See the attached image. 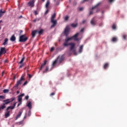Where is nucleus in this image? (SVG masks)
<instances>
[{
	"label": "nucleus",
	"mask_w": 127,
	"mask_h": 127,
	"mask_svg": "<svg viewBox=\"0 0 127 127\" xmlns=\"http://www.w3.org/2000/svg\"><path fill=\"white\" fill-rule=\"evenodd\" d=\"M78 35H79V33H77L73 36L66 39L65 40V42L64 43V46H68V45H69V43L68 44V41H70V40H75V41H78Z\"/></svg>",
	"instance_id": "1"
},
{
	"label": "nucleus",
	"mask_w": 127,
	"mask_h": 127,
	"mask_svg": "<svg viewBox=\"0 0 127 127\" xmlns=\"http://www.w3.org/2000/svg\"><path fill=\"white\" fill-rule=\"evenodd\" d=\"M23 81H24V77H23V76H21L20 79L16 82L15 86L13 87V89L17 90V89H18V86H20V85L22 84V82H23Z\"/></svg>",
	"instance_id": "2"
},
{
	"label": "nucleus",
	"mask_w": 127,
	"mask_h": 127,
	"mask_svg": "<svg viewBox=\"0 0 127 127\" xmlns=\"http://www.w3.org/2000/svg\"><path fill=\"white\" fill-rule=\"evenodd\" d=\"M28 39V37H25V35H22L19 37V42H25Z\"/></svg>",
	"instance_id": "3"
},
{
	"label": "nucleus",
	"mask_w": 127,
	"mask_h": 127,
	"mask_svg": "<svg viewBox=\"0 0 127 127\" xmlns=\"http://www.w3.org/2000/svg\"><path fill=\"white\" fill-rule=\"evenodd\" d=\"M57 60L58 62H59V63H61L63 62V61H64V55L59 56L57 59Z\"/></svg>",
	"instance_id": "4"
},
{
	"label": "nucleus",
	"mask_w": 127,
	"mask_h": 127,
	"mask_svg": "<svg viewBox=\"0 0 127 127\" xmlns=\"http://www.w3.org/2000/svg\"><path fill=\"white\" fill-rule=\"evenodd\" d=\"M69 45L70 46V51L73 50V52H75L76 51V50L74 49L75 48V44L74 43H69Z\"/></svg>",
	"instance_id": "5"
},
{
	"label": "nucleus",
	"mask_w": 127,
	"mask_h": 127,
	"mask_svg": "<svg viewBox=\"0 0 127 127\" xmlns=\"http://www.w3.org/2000/svg\"><path fill=\"white\" fill-rule=\"evenodd\" d=\"M99 5H100V3H98L95 5L94 6L92 7L91 8L92 10L96 9V12H99V11H100V9L98 8V6H99Z\"/></svg>",
	"instance_id": "6"
},
{
	"label": "nucleus",
	"mask_w": 127,
	"mask_h": 127,
	"mask_svg": "<svg viewBox=\"0 0 127 127\" xmlns=\"http://www.w3.org/2000/svg\"><path fill=\"white\" fill-rule=\"evenodd\" d=\"M51 22L53 23L51 27H55V26H56V25L57 24V20H51Z\"/></svg>",
	"instance_id": "7"
},
{
	"label": "nucleus",
	"mask_w": 127,
	"mask_h": 127,
	"mask_svg": "<svg viewBox=\"0 0 127 127\" xmlns=\"http://www.w3.org/2000/svg\"><path fill=\"white\" fill-rule=\"evenodd\" d=\"M0 54H5L6 53V50H5V48L1 47L0 50Z\"/></svg>",
	"instance_id": "8"
},
{
	"label": "nucleus",
	"mask_w": 127,
	"mask_h": 127,
	"mask_svg": "<svg viewBox=\"0 0 127 127\" xmlns=\"http://www.w3.org/2000/svg\"><path fill=\"white\" fill-rule=\"evenodd\" d=\"M28 4L29 6H30V7H33L34 6V0L30 1L28 3Z\"/></svg>",
	"instance_id": "9"
},
{
	"label": "nucleus",
	"mask_w": 127,
	"mask_h": 127,
	"mask_svg": "<svg viewBox=\"0 0 127 127\" xmlns=\"http://www.w3.org/2000/svg\"><path fill=\"white\" fill-rule=\"evenodd\" d=\"M24 93L21 94L18 96V101L20 102L22 101V97H24Z\"/></svg>",
	"instance_id": "10"
},
{
	"label": "nucleus",
	"mask_w": 127,
	"mask_h": 127,
	"mask_svg": "<svg viewBox=\"0 0 127 127\" xmlns=\"http://www.w3.org/2000/svg\"><path fill=\"white\" fill-rule=\"evenodd\" d=\"M64 34H65V36H67L69 34V27H66L64 29Z\"/></svg>",
	"instance_id": "11"
},
{
	"label": "nucleus",
	"mask_w": 127,
	"mask_h": 127,
	"mask_svg": "<svg viewBox=\"0 0 127 127\" xmlns=\"http://www.w3.org/2000/svg\"><path fill=\"white\" fill-rule=\"evenodd\" d=\"M46 63H47V61H45L44 63L41 64V67L40 68V71H41V70H42V69H43V68L44 67V66H45V65H46Z\"/></svg>",
	"instance_id": "12"
},
{
	"label": "nucleus",
	"mask_w": 127,
	"mask_h": 127,
	"mask_svg": "<svg viewBox=\"0 0 127 127\" xmlns=\"http://www.w3.org/2000/svg\"><path fill=\"white\" fill-rule=\"evenodd\" d=\"M46 63H47V61H45L44 63L41 64V67L40 68V71H41V70H42V69H43V68L44 67V66H45V65H46Z\"/></svg>",
	"instance_id": "13"
},
{
	"label": "nucleus",
	"mask_w": 127,
	"mask_h": 127,
	"mask_svg": "<svg viewBox=\"0 0 127 127\" xmlns=\"http://www.w3.org/2000/svg\"><path fill=\"white\" fill-rule=\"evenodd\" d=\"M22 114V111H19L18 115L16 117L15 121H16L18 119H19L20 117H21V114Z\"/></svg>",
	"instance_id": "14"
},
{
	"label": "nucleus",
	"mask_w": 127,
	"mask_h": 127,
	"mask_svg": "<svg viewBox=\"0 0 127 127\" xmlns=\"http://www.w3.org/2000/svg\"><path fill=\"white\" fill-rule=\"evenodd\" d=\"M16 40V38H15V36H14V35H12V36L11 37L10 40L11 41H15V40Z\"/></svg>",
	"instance_id": "15"
},
{
	"label": "nucleus",
	"mask_w": 127,
	"mask_h": 127,
	"mask_svg": "<svg viewBox=\"0 0 127 127\" xmlns=\"http://www.w3.org/2000/svg\"><path fill=\"white\" fill-rule=\"evenodd\" d=\"M27 106L29 108V110H31L32 108V105H31V102L29 101V103L27 104Z\"/></svg>",
	"instance_id": "16"
},
{
	"label": "nucleus",
	"mask_w": 127,
	"mask_h": 127,
	"mask_svg": "<svg viewBox=\"0 0 127 127\" xmlns=\"http://www.w3.org/2000/svg\"><path fill=\"white\" fill-rule=\"evenodd\" d=\"M4 13H5V11H2V9H1L0 10V17H1Z\"/></svg>",
	"instance_id": "17"
},
{
	"label": "nucleus",
	"mask_w": 127,
	"mask_h": 127,
	"mask_svg": "<svg viewBox=\"0 0 127 127\" xmlns=\"http://www.w3.org/2000/svg\"><path fill=\"white\" fill-rule=\"evenodd\" d=\"M83 47H84V46L83 45H81L79 47L78 52L79 53H82V51H83Z\"/></svg>",
	"instance_id": "18"
},
{
	"label": "nucleus",
	"mask_w": 127,
	"mask_h": 127,
	"mask_svg": "<svg viewBox=\"0 0 127 127\" xmlns=\"http://www.w3.org/2000/svg\"><path fill=\"white\" fill-rule=\"evenodd\" d=\"M9 103L10 104V103L13 102V101H14V100H15V97H12V98L10 99H7Z\"/></svg>",
	"instance_id": "19"
},
{
	"label": "nucleus",
	"mask_w": 127,
	"mask_h": 127,
	"mask_svg": "<svg viewBox=\"0 0 127 127\" xmlns=\"http://www.w3.org/2000/svg\"><path fill=\"white\" fill-rule=\"evenodd\" d=\"M3 103L4 105H8L9 104V102L8 101V100L7 99L6 100H3Z\"/></svg>",
	"instance_id": "20"
},
{
	"label": "nucleus",
	"mask_w": 127,
	"mask_h": 127,
	"mask_svg": "<svg viewBox=\"0 0 127 127\" xmlns=\"http://www.w3.org/2000/svg\"><path fill=\"white\" fill-rule=\"evenodd\" d=\"M8 42V39L5 38L4 40V42L3 43V45H6Z\"/></svg>",
	"instance_id": "21"
},
{
	"label": "nucleus",
	"mask_w": 127,
	"mask_h": 127,
	"mask_svg": "<svg viewBox=\"0 0 127 127\" xmlns=\"http://www.w3.org/2000/svg\"><path fill=\"white\" fill-rule=\"evenodd\" d=\"M37 32V30H34L32 32V37H35V35H36V33Z\"/></svg>",
	"instance_id": "22"
},
{
	"label": "nucleus",
	"mask_w": 127,
	"mask_h": 127,
	"mask_svg": "<svg viewBox=\"0 0 127 127\" xmlns=\"http://www.w3.org/2000/svg\"><path fill=\"white\" fill-rule=\"evenodd\" d=\"M55 17H56V13H54L51 17V20H55Z\"/></svg>",
	"instance_id": "23"
},
{
	"label": "nucleus",
	"mask_w": 127,
	"mask_h": 127,
	"mask_svg": "<svg viewBox=\"0 0 127 127\" xmlns=\"http://www.w3.org/2000/svg\"><path fill=\"white\" fill-rule=\"evenodd\" d=\"M90 23L92 24V25H96V22L94 19L91 20Z\"/></svg>",
	"instance_id": "24"
},
{
	"label": "nucleus",
	"mask_w": 127,
	"mask_h": 127,
	"mask_svg": "<svg viewBox=\"0 0 127 127\" xmlns=\"http://www.w3.org/2000/svg\"><path fill=\"white\" fill-rule=\"evenodd\" d=\"M10 116V114H9V111H8L5 114V119H7L8 117Z\"/></svg>",
	"instance_id": "25"
},
{
	"label": "nucleus",
	"mask_w": 127,
	"mask_h": 127,
	"mask_svg": "<svg viewBox=\"0 0 127 127\" xmlns=\"http://www.w3.org/2000/svg\"><path fill=\"white\" fill-rule=\"evenodd\" d=\"M50 4V1L49 0H47V3L46 4V8L48 9V7H49V5Z\"/></svg>",
	"instance_id": "26"
},
{
	"label": "nucleus",
	"mask_w": 127,
	"mask_h": 127,
	"mask_svg": "<svg viewBox=\"0 0 127 127\" xmlns=\"http://www.w3.org/2000/svg\"><path fill=\"white\" fill-rule=\"evenodd\" d=\"M38 33H39V35H41L44 32V30L43 29H41L40 31H37Z\"/></svg>",
	"instance_id": "27"
},
{
	"label": "nucleus",
	"mask_w": 127,
	"mask_h": 127,
	"mask_svg": "<svg viewBox=\"0 0 127 127\" xmlns=\"http://www.w3.org/2000/svg\"><path fill=\"white\" fill-rule=\"evenodd\" d=\"M25 59V57H23L21 61L18 63L19 64H22L24 61V60Z\"/></svg>",
	"instance_id": "28"
},
{
	"label": "nucleus",
	"mask_w": 127,
	"mask_h": 127,
	"mask_svg": "<svg viewBox=\"0 0 127 127\" xmlns=\"http://www.w3.org/2000/svg\"><path fill=\"white\" fill-rule=\"evenodd\" d=\"M117 40H118V38H117V37H113L112 39V41L113 42H116V41H117Z\"/></svg>",
	"instance_id": "29"
},
{
	"label": "nucleus",
	"mask_w": 127,
	"mask_h": 127,
	"mask_svg": "<svg viewBox=\"0 0 127 127\" xmlns=\"http://www.w3.org/2000/svg\"><path fill=\"white\" fill-rule=\"evenodd\" d=\"M5 99V97L2 95H0V101H1L2 100H4Z\"/></svg>",
	"instance_id": "30"
},
{
	"label": "nucleus",
	"mask_w": 127,
	"mask_h": 127,
	"mask_svg": "<svg viewBox=\"0 0 127 127\" xmlns=\"http://www.w3.org/2000/svg\"><path fill=\"white\" fill-rule=\"evenodd\" d=\"M57 62H58V61H57V59H56L55 61H54L53 62L52 66H55V65H56V64L57 63Z\"/></svg>",
	"instance_id": "31"
},
{
	"label": "nucleus",
	"mask_w": 127,
	"mask_h": 127,
	"mask_svg": "<svg viewBox=\"0 0 127 127\" xmlns=\"http://www.w3.org/2000/svg\"><path fill=\"white\" fill-rule=\"evenodd\" d=\"M109 67V64L106 63L104 65V69H107Z\"/></svg>",
	"instance_id": "32"
},
{
	"label": "nucleus",
	"mask_w": 127,
	"mask_h": 127,
	"mask_svg": "<svg viewBox=\"0 0 127 127\" xmlns=\"http://www.w3.org/2000/svg\"><path fill=\"white\" fill-rule=\"evenodd\" d=\"M13 109L14 108H12V106H9L6 108V111H8V110H13Z\"/></svg>",
	"instance_id": "33"
},
{
	"label": "nucleus",
	"mask_w": 127,
	"mask_h": 127,
	"mask_svg": "<svg viewBox=\"0 0 127 127\" xmlns=\"http://www.w3.org/2000/svg\"><path fill=\"white\" fill-rule=\"evenodd\" d=\"M49 69V67L48 66H47L46 67V69L45 71H43V73H46V72H47L48 71V70Z\"/></svg>",
	"instance_id": "34"
},
{
	"label": "nucleus",
	"mask_w": 127,
	"mask_h": 127,
	"mask_svg": "<svg viewBox=\"0 0 127 127\" xmlns=\"http://www.w3.org/2000/svg\"><path fill=\"white\" fill-rule=\"evenodd\" d=\"M77 25H78V24H71V26H72V27H77Z\"/></svg>",
	"instance_id": "35"
},
{
	"label": "nucleus",
	"mask_w": 127,
	"mask_h": 127,
	"mask_svg": "<svg viewBox=\"0 0 127 127\" xmlns=\"http://www.w3.org/2000/svg\"><path fill=\"white\" fill-rule=\"evenodd\" d=\"M3 92L4 93H8V92H9V90H8V89H4Z\"/></svg>",
	"instance_id": "36"
},
{
	"label": "nucleus",
	"mask_w": 127,
	"mask_h": 127,
	"mask_svg": "<svg viewBox=\"0 0 127 127\" xmlns=\"http://www.w3.org/2000/svg\"><path fill=\"white\" fill-rule=\"evenodd\" d=\"M1 108V110H3V109H5V105L3 104L2 106L0 107Z\"/></svg>",
	"instance_id": "37"
},
{
	"label": "nucleus",
	"mask_w": 127,
	"mask_h": 127,
	"mask_svg": "<svg viewBox=\"0 0 127 127\" xmlns=\"http://www.w3.org/2000/svg\"><path fill=\"white\" fill-rule=\"evenodd\" d=\"M123 38L124 40H127V35H123Z\"/></svg>",
	"instance_id": "38"
},
{
	"label": "nucleus",
	"mask_w": 127,
	"mask_h": 127,
	"mask_svg": "<svg viewBox=\"0 0 127 127\" xmlns=\"http://www.w3.org/2000/svg\"><path fill=\"white\" fill-rule=\"evenodd\" d=\"M69 19V17L68 15H66L64 17V20L67 21Z\"/></svg>",
	"instance_id": "39"
},
{
	"label": "nucleus",
	"mask_w": 127,
	"mask_h": 127,
	"mask_svg": "<svg viewBox=\"0 0 127 127\" xmlns=\"http://www.w3.org/2000/svg\"><path fill=\"white\" fill-rule=\"evenodd\" d=\"M31 116V111L30 110L28 112V116L30 117Z\"/></svg>",
	"instance_id": "40"
},
{
	"label": "nucleus",
	"mask_w": 127,
	"mask_h": 127,
	"mask_svg": "<svg viewBox=\"0 0 127 127\" xmlns=\"http://www.w3.org/2000/svg\"><path fill=\"white\" fill-rule=\"evenodd\" d=\"M93 13H94V12L93 11V10H92V9H91V10H90V12H89V15H92V14H93Z\"/></svg>",
	"instance_id": "41"
},
{
	"label": "nucleus",
	"mask_w": 127,
	"mask_h": 127,
	"mask_svg": "<svg viewBox=\"0 0 127 127\" xmlns=\"http://www.w3.org/2000/svg\"><path fill=\"white\" fill-rule=\"evenodd\" d=\"M112 28L113 29H116V28H117V26H116V24L113 25Z\"/></svg>",
	"instance_id": "42"
},
{
	"label": "nucleus",
	"mask_w": 127,
	"mask_h": 127,
	"mask_svg": "<svg viewBox=\"0 0 127 127\" xmlns=\"http://www.w3.org/2000/svg\"><path fill=\"white\" fill-rule=\"evenodd\" d=\"M15 106H16V102L13 104V106L12 107V109H14L15 108Z\"/></svg>",
	"instance_id": "43"
},
{
	"label": "nucleus",
	"mask_w": 127,
	"mask_h": 127,
	"mask_svg": "<svg viewBox=\"0 0 127 127\" xmlns=\"http://www.w3.org/2000/svg\"><path fill=\"white\" fill-rule=\"evenodd\" d=\"M28 99H29V96L27 95L26 96H25V100H26L27 101V100H28Z\"/></svg>",
	"instance_id": "44"
},
{
	"label": "nucleus",
	"mask_w": 127,
	"mask_h": 127,
	"mask_svg": "<svg viewBox=\"0 0 127 127\" xmlns=\"http://www.w3.org/2000/svg\"><path fill=\"white\" fill-rule=\"evenodd\" d=\"M24 66V64H21V65L19 66V68H22V67H23Z\"/></svg>",
	"instance_id": "45"
},
{
	"label": "nucleus",
	"mask_w": 127,
	"mask_h": 127,
	"mask_svg": "<svg viewBox=\"0 0 127 127\" xmlns=\"http://www.w3.org/2000/svg\"><path fill=\"white\" fill-rule=\"evenodd\" d=\"M54 95H55V93L54 92H53L50 94L51 97H52V96H54Z\"/></svg>",
	"instance_id": "46"
},
{
	"label": "nucleus",
	"mask_w": 127,
	"mask_h": 127,
	"mask_svg": "<svg viewBox=\"0 0 127 127\" xmlns=\"http://www.w3.org/2000/svg\"><path fill=\"white\" fill-rule=\"evenodd\" d=\"M27 84V81H26L23 84V86H25V85Z\"/></svg>",
	"instance_id": "47"
},
{
	"label": "nucleus",
	"mask_w": 127,
	"mask_h": 127,
	"mask_svg": "<svg viewBox=\"0 0 127 127\" xmlns=\"http://www.w3.org/2000/svg\"><path fill=\"white\" fill-rule=\"evenodd\" d=\"M35 15H37L38 14V12H37V11L35 10L34 11Z\"/></svg>",
	"instance_id": "48"
},
{
	"label": "nucleus",
	"mask_w": 127,
	"mask_h": 127,
	"mask_svg": "<svg viewBox=\"0 0 127 127\" xmlns=\"http://www.w3.org/2000/svg\"><path fill=\"white\" fill-rule=\"evenodd\" d=\"M48 12H49V10H48V9H47V10L46 11L45 14H47V13H48Z\"/></svg>",
	"instance_id": "49"
},
{
	"label": "nucleus",
	"mask_w": 127,
	"mask_h": 127,
	"mask_svg": "<svg viewBox=\"0 0 127 127\" xmlns=\"http://www.w3.org/2000/svg\"><path fill=\"white\" fill-rule=\"evenodd\" d=\"M83 9H84V8L80 7V8H79V10H80V11H82V10H83Z\"/></svg>",
	"instance_id": "50"
},
{
	"label": "nucleus",
	"mask_w": 127,
	"mask_h": 127,
	"mask_svg": "<svg viewBox=\"0 0 127 127\" xmlns=\"http://www.w3.org/2000/svg\"><path fill=\"white\" fill-rule=\"evenodd\" d=\"M86 21H87V20H84L82 21V24H84V23H86Z\"/></svg>",
	"instance_id": "51"
},
{
	"label": "nucleus",
	"mask_w": 127,
	"mask_h": 127,
	"mask_svg": "<svg viewBox=\"0 0 127 127\" xmlns=\"http://www.w3.org/2000/svg\"><path fill=\"white\" fill-rule=\"evenodd\" d=\"M54 51V47H52L51 49V52H52V51Z\"/></svg>",
	"instance_id": "52"
},
{
	"label": "nucleus",
	"mask_w": 127,
	"mask_h": 127,
	"mask_svg": "<svg viewBox=\"0 0 127 127\" xmlns=\"http://www.w3.org/2000/svg\"><path fill=\"white\" fill-rule=\"evenodd\" d=\"M28 76H29V78L30 79L32 77V75H31V74H28Z\"/></svg>",
	"instance_id": "53"
},
{
	"label": "nucleus",
	"mask_w": 127,
	"mask_h": 127,
	"mask_svg": "<svg viewBox=\"0 0 127 127\" xmlns=\"http://www.w3.org/2000/svg\"><path fill=\"white\" fill-rule=\"evenodd\" d=\"M84 31V28H82L80 30V32H83Z\"/></svg>",
	"instance_id": "54"
},
{
	"label": "nucleus",
	"mask_w": 127,
	"mask_h": 127,
	"mask_svg": "<svg viewBox=\"0 0 127 127\" xmlns=\"http://www.w3.org/2000/svg\"><path fill=\"white\" fill-rule=\"evenodd\" d=\"M20 105H21V102H20L17 105V107H19V106H20Z\"/></svg>",
	"instance_id": "55"
},
{
	"label": "nucleus",
	"mask_w": 127,
	"mask_h": 127,
	"mask_svg": "<svg viewBox=\"0 0 127 127\" xmlns=\"http://www.w3.org/2000/svg\"><path fill=\"white\" fill-rule=\"evenodd\" d=\"M15 79H16V75H14L13 77V79L15 80Z\"/></svg>",
	"instance_id": "56"
},
{
	"label": "nucleus",
	"mask_w": 127,
	"mask_h": 127,
	"mask_svg": "<svg viewBox=\"0 0 127 127\" xmlns=\"http://www.w3.org/2000/svg\"><path fill=\"white\" fill-rule=\"evenodd\" d=\"M114 1V0H109V2H113Z\"/></svg>",
	"instance_id": "57"
},
{
	"label": "nucleus",
	"mask_w": 127,
	"mask_h": 127,
	"mask_svg": "<svg viewBox=\"0 0 127 127\" xmlns=\"http://www.w3.org/2000/svg\"><path fill=\"white\" fill-rule=\"evenodd\" d=\"M4 63H7V60H5V61H4Z\"/></svg>",
	"instance_id": "58"
},
{
	"label": "nucleus",
	"mask_w": 127,
	"mask_h": 127,
	"mask_svg": "<svg viewBox=\"0 0 127 127\" xmlns=\"http://www.w3.org/2000/svg\"><path fill=\"white\" fill-rule=\"evenodd\" d=\"M3 74H4V71H2V76H3Z\"/></svg>",
	"instance_id": "59"
},
{
	"label": "nucleus",
	"mask_w": 127,
	"mask_h": 127,
	"mask_svg": "<svg viewBox=\"0 0 127 127\" xmlns=\"http://www.w3.org/2000/svg\"><path fill=\"white\" fill-rule=\"evenodd\" d=\"M22 32H23L22 30H20V34H21V33H22Z\"/></svg>",
	"instance_id": "60"
},
{
	"label": "nucleus",
	"mask_w": 127,
	"mask_h": 127,
	"mask_svg": "<svg viewBox=\"0 0 127 127\" xmlns=\"http://www.w3.org/2000/svg\"><path fill=\"white\" fill-rule=\"evenodd\" d=\"M17 94H19V91H17Z\"/></svg>",
	"instance_id": "61"
},
{
	"label": "nucleus",
	"mask_w": 127,
	"mask_h": 127,
	"mask_svg": "<svg viewBox=\"0 0 127 127\" xmlns=\"http://www.w3.org/2000/svg\"><path fill=\"white\" fill-rule=\"evenodd\" d=\"M1 22H2V20H0V24Z\"/></svg>",
	"instance_id": "62"
},
{
	"label": "nucleus",
	"mask_w": 127,
	"mask_h": 127,
	"mask_svg": "<svg viewBox=\"0 0 127 127\" xmlns=\"http://www.w3.org/2000/svg\"><path fill=\"white\" fill-rule=\"evenodd\" d=\"M2 55V54H0V56H1Z\"/></svg>",
	"instance_id": "63"
},
{
	"label": "nucleus",
	"mask_w": 127,
	"mask_h": 127,
	"mask_svg": "<svg viewBox=\"0 0 127 127\" xmlns=\"http://www.w3.org/2000/svg\"><path fill=\"white\" fill-rule=\"evenodd\" d=\"M33 21L34 22H35V21H36V20H34Z\"/></svg>",
	"instance_id": "64"
}]
</instances>
